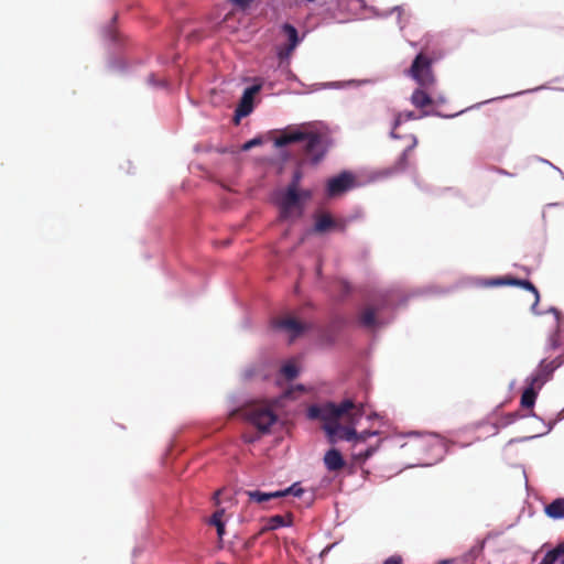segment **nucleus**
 Listing matches in <instances>:
<instances>
[{"mask_svg":"<svg viewBox=\"0 0 564 564\" xmlns=\"http://www.w3.org/2000/svg\"><path fill=\"white\" fill-rule=\"evenodd\" d=\"M519 280L520 279L512 278V276H501V278H496V279H492V280L488 281L486 283V285H488V286H501V285H514V286H518Z\"/></svg>","mask_w":564,"mask_h":564,"instance_id":"obj_24","label":"nucleus"},{"mask_svg":"<svg viewBox=\"0 0 564 564\" xmlns=\"http://www.w3.org/2000/svg\"><path fill=\"white\" fill-rule=\"evenodd\" d=\"M279 494H281V498L282 497H286V496H294V497H300L304 494V489L300 486L299 482H295L293 484L292 486H290L289 488L284 489V490H278Z\"/></svg>","mask_w":564,"mask_h":564,"instance_id":"obj_25","label":"nucleus"},{"mask_svg":"<svg viewBox=\"0 0 564 564\" xmlns=\"http://www.w3.org/2000/svg\"><path fill=\"white\" fill-rule=\"evenodd\" d=\"M281 371L288 380H293L294 378H296L299 373V370L294 364L284 365Z\"/></svg>","mask_w":564,"mask_h":564,"instance_id":"obj_27","label":"nucleus"},{"mask_svg":"<svg viewBox=\"0 0 564 564\" xmlns=\"http://www.w3.org/2000/svg\"><path fill=\"white\" fill-rule=\"evenodd\" d=\"M518 286H521V288H523V289H525L528 291H531L535 295L536 301H539V297H540L539 296V291L530 281H528V280H519Z\"/></svg>","mask_w":564,"mask_h":564,"instance_id":"obj_29","label":"nucleus"},{"mask_svg":"<svg viewBox=\"0 0 564 564\" xmlns=\"http://www.w3.org/2000/svg\"><path fill=\"white\" fill-rule=\"evenodd\" d=\"M225 514V510L224 509H219L217 510L210 518V521L209 523L212 525H215L216 529H217V534L219 536V539L223 538V535L225 534V523L223 521V517Z\"/></svg>","mask_w":564,"mask_h":564,"instance_id":"obj_21","label":"nucleus"},{"mask_svg":"<svg viewBox=\"0 0 564 564\" xmlns=\"http://www.w3.org/2000/svg\"><path fill=\"white\" fill-rule=\"evenodd\" d=\"M564 555V540L558 543L553 550L549 551L540 564H554L560 557Z\"/></svg>","mask_w":564,"mask_h":564,"instance_id":"obj_19","label":"nucleus"},{"mask_svg":"<svg viewBox=\"0 0 564 564\" xmlns=\"http://www.w3.org/2000/svg\"><path fill=\"white\" fill-rule=\"evenodd\" d=\"M380 307H375L372 305H367L364 307L359 314V322L365 327H375L377 324L376 314Z\"/></svg>","mask_w":564,"mask_h":564,"instance_id":"obj_15","label":"nucleus"},{"mask_svg":"<svg viewBox=\"0 0 564 564\" xmlns=\"http://www.w3.org/2000/svg\"><path fill=\"white\" fill-rule=\"evenodd\" d=\"M417 117L415 116V113L413 111H405V112H399L395 118H394V122H393V127H392V131H391V137L392 138H398L397 133H395V130L403 122V121H408V120H415Z\"/></svg>","mask_w":564,"mask_h":564,"instance_id":"obj_22","label":"nucleus"},{"mask_svg":"<svg viewBox=\"0 0 564 564\" xmlns=\"http://www.w3.org/2000/svg\"><path fill=\"white\" fill-rule=\"evenodd\" d=\"M324 465L329 471H339L345 467V459L336 448L328 449L324 455Z\"/></svg>","mask_w":564,"mask_h":564,"instance_id":"obj_12","label":"nucleus"},{"mask_svg":"<svg viewBox=\"0 0 564 564\" xmlns=\"http://www.w3.org/2000/svg\"><path fill=\"white\" fill-rule=\"evenodd\" d=\"M220 492H221V491H220V490H218V491H216V492L214 494V499L216 500V503H218V496L220 495Z\"/></svg>","mask_w":564,"mask_h":564,"instance_id":"obj_34","label":"nucleus"},{"mask_svg":"<svg viewBox=\"0 0 564 564\" xmlns=\"http://www.w3.org/2000/svg\"><path fill=\"white\" fill-rule=\"evenodd\" d=\"M245 419L258 429L261 433L269 432L270 427L276 422L278 416L267 404L257 403L243 410Z\"/></svg>","mask_w":564,"mask_h":564,"instance_id":"obj_3","label":"nucleus"},{"mask_svg":"<svg viewBox=\"0 0 564 564\" xmlns=\"http://www.w3.org/2000/svg\"><path fill=\"white\" fill-rule=\"evenodd\" d=\"M378 445L376 446H369L365 451L355 452L352 456V460L357 464L365 463L369 457L373 455V453L377 451Z\"/></svg>","mask_w":564,"mask_h":564,"instance_id":"obj_23","label":"nucleus"},{"mask_svg":"<svg viewBox=\"0 0 564 564\" xmlns=\"http://www.w3.org/2000/svg\"><path fill=\"white\" fill-rule=\"evenodd\" d=\"M302 180V172L301 170H296L293 173L292 180L289 183L286 188H293L294 191H300V182Z\"/></svg>","mask_w":564,"mask_h":564,"instance_id":"obj_28","label":"nucleus"},{"mask_svg":"<svg viewBox=\"0 0 564 564\" xmlns=\"http://www.w3.org/2000/svg\"><path fill=\"white\" fill-rule=\"evenodd\" d=\"M564 362L563 356H558L553 360H542L540 362L539 369L535 375H541L542 378H545V382L549 380L551 375Z\"/></svg>","mask_w":564,"mask_h":564,"instance_id":"obj_13","label":"nucleus"},{"mask_svg":"<svg viewBox=\"0 0 564 564\" xmlns=\"http://www.w3.org/2000/svg\"><path fill=\"white\" fill-rule=\"evenodd\" d=\"M282 33L286 36L288 43L283 44L278 50V56L281 61L289 59L293 54L296 46L300 44L301 39L299 36V32L290 23H284L281 28Z\"/></svg>","mask_w":564,"mask_h":564,"instance_id":"obj_7","label":"nucleus"},{"mask_svg":"<svg viewBox=\"0 0 564 564\" xmlns=\"http://www.w3.org/2000/svg\"><path fill=\"white\" fill-rule=\"evenodd\" d=\"M545 513L552 519L564 518V498H557L545 507Z\"/></svg>","mask_w":564,"mask_h":564,"instance_id":"obj_17","label":"nucleus"},{"mask_svg":"<svg viewBox=\"0 0 564 564\" xmlns=\"http://www.w3.org/2000/svg\"><path fill=\"white\" fill-rule=\"evenodd\" d=\"M276 204L280 209V218L288 220L292 218H300L304 213V205L301 202L300 191L293 188H285L279 194Z\"/></svg>","mask_w":564,"mask_h":564,"instance_id":"obj_4","label":"nucleus"},{"mask_svg":"<svg viewBox=\"0 0 564 564\" xmlns=\"http://www.w3.org/2000/svg\"><path fill=\"white\" fill-rule=\"evenodd\" d=\"M292 521H293V516L291 513H289L286 516H280V514L272 516L268 519L263 530L272 531V530H276L282 527H289L292 524Z\"/></svg>","mask_w":564,"mask_h":564,"instance_id":"obj_14","label":"nucleus"},{"mask_svg":"<svg viewBox=\"0 0 564 564\" xmlns=\"http://www.w3.org/2000/svg\"><path fill=\"white\" fill-rule=\"evenodd\" d=\"M425 89L426 88L420 87L412 93L411 102L414 107L424 109L425 107L432 105L433 100L425 91Z\"/></svg>","mask_w":564,"mask_h":564,"instance_id":"obj_16","label":"nucleus"},{"mask_svg":"<svg viewBox=\"0 0 564 564\" xmlns=\"http://www.w3.org/2000/svg\"><path fill=\"white\" fill-rule=\"evenodd\" d=\"M271 325L274 329L289 334L291 341L307 329L306 323H302L292 316L274 318L272 319Z\"/></svg>","mask_w":564,"mask_h":564,"instance_id":"obj_6","label":"nucleus"},{"mask_svg":"<svg viewBox=\"0 0 564 564\" xmlns=\"http://www.w3.org/2000/svg\"><path fill=\"white\" fill-rule=\"evenodd\" d=\"M376 435H378V432H376V431L365 430V431H362L360 433H358L356 431V436H355V438L351 442L356 446L359 443H365L369 437L376 436Z\"/></svg>","mask_w":564,"mask_h":564,"instance_id":"obj_26","label":"nucleus"},{"mask_svg":"<svg viewBox=\"0 0 564 564\" xmlns=\"http://www.w3.org/2000/svg\"><path fill=\"white\" fill-rule=\"evenodd\" d=\"M261 143H262L261 138H253V139L247 141L242 145V150L248 151V150L252 149L253 147L260 145Z\"/></svg>","mask_w":564,"mask_h":564,"instance_id":"obj_30","label":"nucleus"},{"mask_svg":"<svg viewBox=\"0 0 564 564\" xmlns=\"http://www.w3.org/2000/svg\"><path fill=\"white\" fill-rule=\"evenodd\" d=\"M345 220L334 219L329 214H321L315 217L314 231L324 234L330 230L345 231Z\"/></svg>","mask_w":564,"mask_h":564,"instance_id":"obj_10","label":"nucleus"},{"mask_svg":"<svg viewBox=\"0 0 564 564\" xmlns=\"http://www.w3.org/2000/svg\"><path fill=\"white\" fill-rule=\"evenodd\" d=\"M544 383L545 378H542L541 375H533L530 378L529 387L524 389L521 395L520 404L522 408H533L538 397V390H540Z\"/></svg>","mask_w":564,"mask_h":564,"instance_id":"obj_8","label":"nucleus"},{"mask_svg":"<svg viewBox=\"0 0 564 564\" xmlns=\"http://www.w3.org/2000/svg\"><path fill=\"white\" fill-rule=\"evenodd\" d=\"M305 142L304 154L308 156L313 163H318L327 152L325 137L315 131H307L305 126L297 128H288L275 138L274 145L283 148L291 143Z\"/></svg>","mask_w":564,"mask_h":564,"instance_id":"obj_2","label":"nucleus"},{"mask_svg":"<svg viewBox=\"0 0 564 564\" xmlns=\"http://www.w3.org/2000/svg\"><path fill=\"white\" fill-rule=\"evenodd\" d=\"M240 9H247L254 0H228Z\"/></svg>","mask_w":564,"mask_h":564,"instance_id":"obj_31","label":"nucleus"},{"mask_svg":"<svg viewBox=\"0 0 564 564\" xmlns=\"http://www.w3.org/2000/svg\"><path fill=\"white\" fill-rule=\"evenodd\" d=\"M259 89V86H251L243 91L240 102L235 111V116L237 118L246 117L252 111L253 97Z\"/></svg>","mask_w":564,"mask_h":564,"instance_id":"obj_11","label":"nucleus"},{"mask_svg":"<svg viewBox=\"0 0 564 564\" xmlns=\"http://www.w3.org/2000/svg\"><path fill=\"white\" fill-rule=\"evenodd\" d=\"M556 346H557V340H556V338H555V337H553V338H552V347H553V348H556Z\"/></svg>","mask_w":564,"mask_h":564,"instance_id":"obj_35","label":"nucleus"},{"mask_svg":"<svg viewBox=\"0 0 564 564\" xmlns=\"http://www.w3.org/2000/svg\"><path fill=\"white\" fill-rule=\"evenodd\" d=\"M355 178L348 172H343L339 175L328 180L327 182V195L330 197L337 196L354 185Z\"/></svg>","mask_w":564,"mask_h":564,"instance_id":"obj_9","label":"nucleus"},{"mask_svg":"<svg viewBox=\"0 0 564 564\" xmlns=\"http://www.w3.org/2000/svg\"><path fill=\"white\" fill-rule=\"evenodd\" d=\"M364 415L365 405L356 404L350 399H345L338 404L328 402L308 409L310 419L323 422L322 429L330 444H336L339 441L351 442L356 436V425Z\"/></svg>","mask_w":564,"mask_h":564,"instance_id":"obj_1","label":"nucleus"},{"mask_svg":"<svg viewBox=\"0 0 564 564\" xmlns=\"http://www.w3.org/2000/svg\"><path fill=\"white\" fill-rule=\"evenodd\" d=\"M246 495L249 497L251 501L262 503L269 501L271 499L281 498V494L279 491L274 492H262L260 490H249L246 491Z\"/></svg>","mask_w":564,"mask_h":564,"instance_id":"obj_18","label":"nucleus"},{"mask_svg":"<svg viewBox=\"0 0 564 564\" xmlns=\"http://www.w3.org/2000/svg\"><path fill=\"white\" fill-rule=\"evenodd\" d=\"M383 564H403V560L400 555H392L384 560Z\"/></svg>","mask_w":564,"mask_h":564,"instance_id":"obj_32","label":"nucleus"},{"mask_svg":"<svg viewBox=\"0 0 564 564\" xmlns=\"http://www.w3.org/2000/svg\"><path fill=\"white\" fill-rule=\"evenodd\" d=\"M300 195L301 202H303V204L312 198V192L308 189L300 191Z\"/></svg>","mask_w":564,"mask_h":564,"instance_id":"obj_33","label":"nucleus"},{"mask_svg":"<svg viewBox=\"0 0 564 564\" xmlns=\"http://www.w3.org/2000/svg\"><path fill=\"white\" fill-rule=\"evenodd\" d=\"M432 63V58L424 53H420L412 62V65L408 70V75L413 78L420 87L431 88L435 84Z\"/></svg>","mask_w":564,"mask_h":564,"instance_id":"obj_5","label":"nucleus"},{"mask_svg":"<svg viewBox=\"0 0 564 564\" xmlns=\"http://www.w3.org/2000/svg\"><path fill=\"white\" fill-rule=\"evenodd\" d=\"M416 144V139L414 138L413 139V143L412 145L408 147L403 152L402 154L400 155V158L398 159V161L395 162L394 166H393V170L395 172H400V171H403L405 170V167L408 166L409 164V156H410V153L412 151V149L415 147Z\"/></svg>","mask_w":564,"mask_h":564,"instance_id":"obj_20","label":"nucleus"}]
</instances>
